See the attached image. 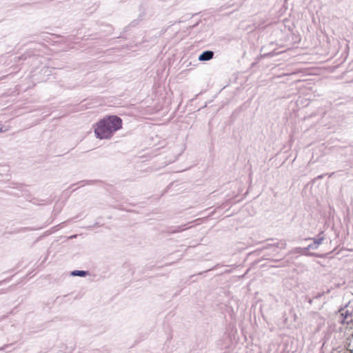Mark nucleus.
<instances>
[{
  "label": "nucleus",
  "mask_w": 353,
  "mask_h": 353,
  "mask_svg": "<svg viewBox=\"0 0 353 353\" xmlns=\"http://www.w3.org/2000/svg\"><path fill=\"white\" fill-rule=\"evenodd\" d=\"M121 125L122 121L119 117L110 116L97 123L94 133L100 139H110L117 130L121 128Z\"/></svg>",
  "instance_id": "nucleus-1"
},
{
  "label": "nucleus",
  "mask_w": 353,
  "mask_h": 353,
  "mask_svg": "<svg viewBox=\"0 0 353 353\" xmlns=\"http://www.w3.org/2000/svg\"><path fill=\"white\" fill-rule=\"evenodd\" d=\"M312 240H313V243L307 245V247L303 248H297L296 252L299 253L301 254L307 255V256L315 255L313 253L308 252V250L310 249H312V250L317 249L319 248V246L322 243V242L323 241V238L319 237V238L313 239Z\"/></svg>",
  "instance_id": "nucleus-2"
},
{
  "label": "nucleus",
  "mask_w": 353,
  "mask_h": 353,
  "mask_svg": "<svg viewBox=\"0 0 353 353\" xmlns=\"http://www.w3.org/2000/svg\"><path fill=\"white\" fill-rule=\"evenodd\" d=\"M214 52L210 50H206L203 52H202L199 57V61H209L213 58Z\"/></svg>",
  "instance_id": "nucleus-3"
},
{
  "label": "nucleus",
  "mask_w": 353,
  "mask_h": 353,
  "mask_svg": "<svg viewBox=\"0 0 353 353\" xmlns=\"http://www.w3.org/2000/svg\"><path fill=\"white\" fill-rule=\"evenodd\" d=\"M71 274L72 276H84L86 275V272L82 270H74L72 272Z\"/></svg>",
  "instance_id": "nucleus-4"
}]
</instances>
